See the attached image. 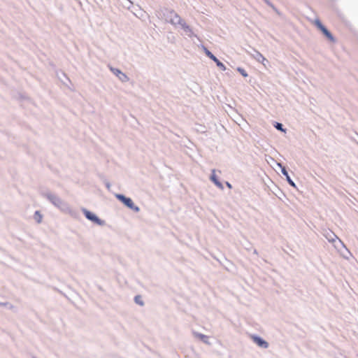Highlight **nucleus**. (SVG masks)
Returning a JSON list of instances; mask_svg holds the SVG:
<instances>
[{
	"label": "nucleus",
	"instance_id": "0eeeda50",
	"mask_svg": "<svg viewBox=\"0 0 358 358\" xmlns=\"http://www.w3.org/2000/svg\"><path fill=\"white\" fill-rule=\"evenodd\" d=\"M0 308L3 310H6V311H12V312L17 311V307L9 301H2L0 300Z\"/></svg>",
	"mask_w": 358,
	"mask_h": 358
},
{
	"label": "nucleus",
	"instance_id": "f257e3e1",
	"mask_svg": "<svg viewBox=\"0 0 358 358\" xmlns=\"http://www.w3.org/2000/svg\"><path fill=\"white\" fill-rule=\"evenodd\" d=\"M164 20L171 24L176 29L190 38H198L193 29L173 10H167L164 13Z\"/></svg>",
	"mask_w": 358,
	"mask_h": 358
},
{
	"label": "nucleus",
	"instance_id": "ddd939ff",
	"mask_svg": "<svg viewBox=\"0 0 358 358\" xmlns=\"http://www.w3.org/2000/svg\"><path fill=\"white\" fill-rule=\"evenodd\" d=\"M134 301L135 302L140 305V306H143L144 305V303H143V299L141 296H135V299H134Z\"/></svg>",
	"mask_w": 358,
	"mask_h": 358
},
{
	"label": "nucleus",
	"instance_id": "f03ea898",
	"mask_svg": "<svg viewBox=\"0 0 358 358\" xmlns=\"http://www.w3.org/2000/svg\"><path fill=\"white\" fill-rule=\"evenodd\" d=\"M41 194L43 198L48 199L55 207L58 208L64 213L70 214L72 212L71 206L67 202L64 201L58 195L48 189H44L41 192Z\"/></svg>",
	"mask_w": 358,
	"mask_h": 358
},
{
	"label": "nucleus",
	"instance_id": "412c9836",
	"mask_svg": "<svg viewBox=\"0 0 358 358\" xmlns=\"http://www.w3.org/2000/svg\"><path fill=\"white\" fill-rule=\"evenodd\" d=\"M215 57V56L214 55L211 54L208 57L213 60V59Z\"/></svg>",
	"mask_w": 358,
	"mask_h": 358
},
{
	"label": "nucleus",
	"instance_id": "9d476101",
	"mask_svg": "<svg viewBox=\"0 0 358 358\" xmlns=\"http://www.w3.org/2000/svg\"><path fill=\"white\" fill-rule=\"evenodd\" d=\"M210 180L215 183V185L217 187H219L220 189L223 188V186H222V183L217 180V176L215 174V170L212 171V174L210 176Z\"/></svg>",
	"mask_w": 358,
	"mask_h": 358
},
{
	"label": "nucleus",
	"instance_id": "39448f33",
	"mask_svg": "<svg viewBox=\"0 0 358 358\" xmlns=\"http://www.w3.org/2000/svg\"><path fill=\"white\" fill-rule=\"evenodd\" d=\"M110 70L122 83H127L129 80V77L120 69L110 67Z\"/></svg>",
	"mask_w": 358,
	"mask_h": 358
},
{
	"label": "nucleus",
	"instance_id": "6ab92c4d",
	"mask_svg": "<svg viewBox=\"0 0 358 358\" xmlns=\"http://www.w3.org/2000/svg\"><path fill=\"white\" fill-rule=\"evenodd\" d=\"M204 52L206 55L207 57H209L212 53L210 52L208 49L204 48Z\"/></svg>",
	"mask_w": 358,
	"mask_h": 358
},
{
	"label": "nucleus",
	"instance_id": "f3484780",
	"mask_svg": "<svg viewBox=\"0 0 358 358\" xmlns=\"http://www.w3.org/2000/svg\"><path fill=\"white\" fill-rule=\"evenodd\" d=\"M315 24L317 26V27H318L320 30H322V27H324L319 20H317V21L315 22Z\"/></svg>",
	"mask_w": 358,
	"mask_h": 358
},
{
	"label": "nucleus",
	"instance_id": "b1692460",
	"mask_svg": "<svg viewBox=\"0 0 358 358\" xmlns=\"http://www.w3.org/2000/svg\"><path fill=\"white\" fill-rule=\"evenodd\" d=\"M227 187H229V188H231V184H230V183H229V182H227Z\"/></svg>",
	"mask_w": 358,
	"mask_h": 358
},
{
	"label": "nucleus",
	"instance_id": "2eb2a0df",
	"mask_svg": "<svg viewBox=\"0 0 358 358\" xmlns=\"http://www.w3.org/2000/svg\"><path fill=\"white\" fill-rule=\"evenodd\" d=\"M215 63H216L217 66L220 69H221L222 71H225V70H226V67H225V66L224 65V64H223V63H222V62H220L219 60H218L217 62H215Z\"/></svg>",
	"mask_w": 358,
	"mask_h": 358
},
{
	"label": "nucleus",
	"instance_id": "f8f14e48",
	"mask_svg": "<svg viewBox=\"0 0 358 358\" xmlns=\"http://www.w3.org/2000/svg\"><path fill=\"white\" fill-rule=\"evenodd\" d=\"M323 34L328 38H329L330 40L333 41L334 40V38L332 36V35L330 34V32L325 28V27H322V29L321 30Z\"/></svg>",
	"mask_w": 358,
	"mask_h": 358
},
{
	"label": "nucleus",
	"instance_id": "4be33fe9",
	"mask_svg": "<svg viewBox=\"0 0 358 358\" xmlns=\"http://www.w3.org/2000/svg\"><path fill=\"white\" fill-rule=\"evenodd\" d=\"M215 57V56L214 55L211 54L208 57L213 60V59Z\"/></svg>",
	"mask_w": 358,
	"mask_h": 358
},
{
	"label": "nucleus",
	"instance_id": "aec40b11",
	"mask_svg": "<svg viewBox=\"0 0 358 358\" xmlns=\"http://www.w3.org/2000/svg\"><path fill=\"white\" fill-rule=\"evenodd\" d=\"M36 216H39V220H38V222H41V214H40V213H39L38 211H36V212L35 213V217H36Z\"/></svg>",
	"mask_w": 358,
	"mask_h": 358
},
{
	"label": "nucleus",
	"instance_id": "4468645a",
	"mask_svg": "<svg viewBox=\"0 0 358 358\" xmlns=\"http://www.w3.org/2000/svg\"><path fill=\"white\" fill-rule=\"evenodd\" d=\"M237 71H238V72H239V73H241L243 77H245V78L248 77V75L247 72H246L243 69H242V68H241V67H238V68L237 69Z\"/></svg>",
	"mask_w": 358,
	"mask_h": 358
},
{
	"label": "nucleus",
	"instance_id": "5701e85b",
	"mask_svg": "<svg viewBox=\"0 0 358 358\" xmlns=\"http://www.w3.org/2000/svg\"><path fill=\"white\" fill-rule=\"evenodd\" d=\"M213 61H214L215 62H217L218 61L217 58L216 57H215L213 59Z\"/></svg>",
	"mask_w": 358,
	"mask_h": 358
},
{
	"label": "nucleus",
	"instance_id": "20e7f679",
	"mask_svg": "<svg viewBox=\"0 0 358 358\" xmlns=\"http://www.w3.org/2000/svg\"><path fill=\"white\" fill-rule=\"evenodd\" d=\"M115 197L134 211L138 212L140 210V208L134 203L133 201L130 198L126 197L123 194H116Z\"/></svg>",
	"mask_w": 358,
	"mask_h": 358
},
{
	"label": "nucleus",
	"instance_id": "6e6552de",
	"mask_svg": "<svg viewBox=\"0 0 358 358\" xmlns=\"http://www.w3.org/2000/svg\"><path fill=\"white\" fill-rule=\"evenodd\" d=\"M277 166L281 169L282 173L286 177V180L288 182V183L292 186L293 187L296 188V184L294 182V181L290 178L287 171H286L285 168L282 166V164L279 162L276 163Z\"/></svg>",
	"mask_w": 358,
	"mask_h": 358
},
{
	"label": "nucleus",
	"instance_id": "7ed1b4c3",
	"mask_svg": "<svg viewBox=\"0 0 358 358\" xmlns=\"http://www.w3.org/2000/svg\"><path fill=\"white\" fill-rule=\"evenodd\" d=\"M82 212L84 214V215L85 216V217L88 220L93 222L94 224H95L98 226H100V227H103V226L106 225V222L103 220L99 218L95 213L88 210L86 208H83Z\"/></svg>",
	"mask_w": 358,
	"mask_h": 358
},
{
	"label": "nucleus",
	"instance_id": "423d86ee",
	"mask_svg": "<svg viewBox=\"0 0 358 358\" xmlns=\"http://www.w3.org/2000/svg\"><path fill=\"white\" fill-rule=\"evenodd\" d=\"M252 341L256 343L259 347L262 348H267L268 347V343L264 341L261 337L257 336V335H250V336Z\"/></svg>",
	"mask_w": 358,
	"mask_h": 358
},
{
	"label": "nucleus",
	"instance_id": "1a4fd4ad",
	"mask_svg": "<svg viewBox=\"0 0 358 358\" xmlns=\"http://www.w3.org/2000/svg\"><path fill=\"white\" fill-rule=\"evenodd\" d=\"M192 334H193V336L195 338H199L203 343H204L206 344H208V345H210V342H209L208 336L202 334L201 333H198V332H196L195 331H192Z\"/></svg>",
	"mask_w": 358,
	"mask_h": 358
},
{
	"label": "nucleus",
	"instance_id": "dca6fc26",
	"mask_svg": "<svg viewBox=\"0 0 358 358\" xmlns=\"http://www.w3.org/2000/svg\"><path fill=\"white\" fill-rule=\"evenodd\" d=\"M275 127L278 129V130H280L282 132H285V129H284L282 128V124H280V123H276V124L275 125Z\"/></svg>",
	"mask_w": 358,
	"mask_h": 358
},
{
	"label": "nucleus",
	"instance_id": "393cba45",
	"mask_svg": "<svg viewBox=\"0 0 358 358\" xmlns=\"http://www.w3.org/2000/svg\"><path fill=\"white\" fill-rule=\"evenodd\" d=\"M34 358H36V357H34Z\"/></svg>",
	"mask_w": 358,
	"mask_h": 358
},
{
	"label": "nucleus",
	"instance_id": "a211bd4d",
	"mask_svg": "<svg viewBox=\"0 0 358 358\" xmlns=\"http://www.w3.org/2000/svg\"><path fill=\"white\" fill-rule=\"evenodd\" d=\"M337 238H338V237L335 234H331V236H329V241L334 242Z\"/></svg>",
	"mask_w": 358,
	"mask_h": 358
},
{
	"label": "nucleus",
	"instance_id": "9b49d317",
	"mask_svg": "<svg viewBox=\"0 0 358 358\" xmlns=\"http://www.w3.org/2000/svg\"><path fill=\"white\" fill-rule=\"evenodd\" d=\"M254 57L257 62L262 63L264 66H266V62H268V61L260 52H257Z\"/></svg>",
	"mask_w": 358,
	"mask_h": 358
}]
</instances>
